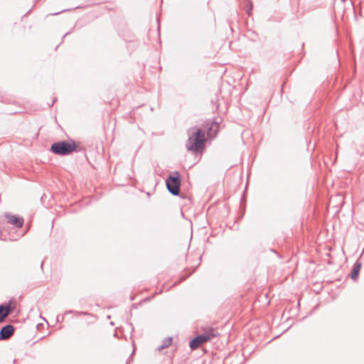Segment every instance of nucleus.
I'll use <instances>...</instances> for the list:
<instances>
[{
  "label": "nucleus",
  "instance_id": "nucleus-1",
  "mask_svg": "<svg viewBox=\"0 0 364 364\" xmlns=\"http://www.w3.org/2000/svg\"><path fill=\"white\" fill-rule=\"evenodd\" d=\"M78 144L73 139L63 140L51 144L50 151L59 156H68L77 150Z\"/></svg>",
  "mask_w": 364,
  "mask_h": 364
},
{
  "label": "nucleus",
  "instance_id": "nucleus-2",
  "mask_svg": "<svg viewBox=\"0 0 364 364\" xmlns=\"http://www.w3.org/2000/svg\"><path fill=\"white\" fill-rule=\"evenodd\" d=\"M205 141L204 133L200 128H197L187 140L186 147L188 151L196 153L204 147Z\"/></svg>",
  "mask_w": 364,
  "mask_h": 364
},
{
  "label": "nucleus",
  "instance_id": "nucleus-3",
  "mask_svg": "<svg viewBox=\"0 0 364 364\" xmlns=\"http://www.w3.org/2000/svg\"><path fill=\"white\" fill-rule=\"evenodd\" d=\"M218 335V333L215 329L213 328H209L207 330H205L203 333L198 335L193 338L189 342V347L191 350H196L198 348L201 344L210 341Z\"/></svg>",
  "mask_w": 364,
  "mask_h": 364
},
{
  "label": "nucleus",
  "instance_id": "nucleus-4",
  "mask_svg": "<svg viewBox=\"0 0 364 364\" xmlns=\"http://www.w3.org/2000/svg\"><path fill=\"white\" fill-rule=\"evenodd\" d=\"M166 186L173 196H178L180 193L181 178L178 171L172 172L166 179Z\"/></svg>",
  "mask_w": 364,
  "mask_h": 364
},
{
  "label": "nucleus",
  "instance_id": "nucleus-5",
  "mask_svg": "<svg viewBox=\"0 0 364 364\" xmlns=\"http://www.w3.org/2000/svg\"><path fill=\"white\" fill-rule=\"evenodd\" d=\"M7 219V223L14 225L16 228H21L24 223V219L18 215H12L9 213H6L4 215Z\"/></svg>",
  "mask_w": 364,
  "mask_h": 364
},
{
  "label": "nucleus",
  "instance_id": "nucleus-6",
  "mask_svg": "<svg viewBox=\"0 0 364 364\" xmlns=\"http://www.w3.org/2000/svg\"><path fill=\"white\" fill-rule=\"evenodd\" d=\"M15 331L14 327L11 324H7L0 329V341L9 339L12 336Z\"/></svg>",
  "mask_w": 364,
  "mask_h": 364
},
{
  "label": "nucleus",
  "instance_id": "nucleus-7",
  "mask_svg": "<svg viewBox=\"0 0 364 364\" xmlns=\"http://www.w3.org/2000/svg\"><path fill=\"white\" fill-rule=\"evenodd\" d=\"M14 307L10 304L0 305V323H2L5 318L12 313Z\"/></svg>",
  "mask_w": 364,
  "mask_h": 364
},
{
  "label": "nucleus",
  "instance_id": "nucleus-8",
  "mask_svg": "<svg viewBox=\"0 0 364 364\" xmlns=\"http://www.w3.org/2000/svg\"><path fill=\"white\" fill-rule=\"evenodd\" d=\"M360 268H361L360 262H356L354 263L351 273H350V278L353 280H356L358 279Z\"/></svg>",
  "mask_w": 364,
  "mask_h": 364
},
{
  "label": "nucleus",
  "instance_id": "nucleus-9",
  "mask_svg": "<svg viewBox=\"0 0 364 364\" xmlns=\"http://www.w3.org/2000/svg\"><path fill=\"white\" fill-rule=\"evenodd\" d=\"M171 343H172V338H171V337L166 338L163 340L162 344L157 348V350L159 351H161V350H163L166 348H168L169 346H171Z\"/></svg>",
  "mask_w": 364,
  "mask_h": 364
},
{
  "label": "nucleus",
  "instance_id": "nucleus-10",
  "mask_svg": "<svg viewBox=\"0 0 364 364\" xmlns=\"http://www.w3.org/2000/svg\"><path fill=\"white\" fill-rule=\"evenodd\" d=\"M73 313V311L72 310H68V311H66L65 314H71Z\"/></svg>",
  "mask_w": 364,
  "mask_h": 364
},
{
  "label": "nucleus",
  "instance_id": "nucleus-11",
  "mask_svg": "<svg viewBox=\"0 0 364 364\" xmlns=\"http://www.w3.org/2000/svg\"><path fill=\"white\" fill-rule=\"evenodd\" d=\"M65 11V10H63V11H59V12L55 13V14H53V15L59 14H60V13H62V12H63V11Z\"/></svg>",
  "mask_w": 364,
  "mask_h": 364
},
{
  "label": "nucleus",
  "instance_id": "nucleus-12",
  "mask_svg": "<svg viewBox=\"0 0 364 364\" xmlns=\"http://www.w3.org/2000/svg\"><path fill=\"white\" fill-rule=\"evenodd\" d=\"M213 126H215V128H218L219 124H218V123H215Z\"/></svg>",
  "mask_w": 364,
  "mask_h": 364
},
{
  "label": "nucleus",
  "instance_id": "nucleus-13",
  "mask_svg": "<svg viewBox=\"0 0 364 364\" xmlns=\"http://www.w3.org/2000/svg\"><path fill=\"white\" fill-rule=\"evenodd\" d=\"M43 262H41V268L43 269Z\"/></svg>",
  "mask_w": 364,
  "mask_h": 364
},
{
  "label": "nucleus",
  "instance_id": "nucleus-14",
  "mask_svg": "<svg viewBox=\"0 0 364 364\" xmlns=\"http://www.w3.org/2000/svg\"><path fill=\"white\" fill-rule=\"evenodd\" d=\"M55 101H56V99L53 100V102H52V105H54Z\"/></svg>",
  "mask_w": 364,
  "mask_h": 364
},
{
  "label": "nucleus",
  "instance_id": "nucleus-15",
  "mask_svg": "<svg viewBox=\"0 0 364 364\" xmlns=\"http://www.w3.org/2000/svg\"><path fill=\"white\" fill-rule=\"evenodd\" d=\"M14 364L16 363V359L13 360Z\"/></svg>",
  "mask_w": 364,
  "mask_h": 364
}]
</instances>
